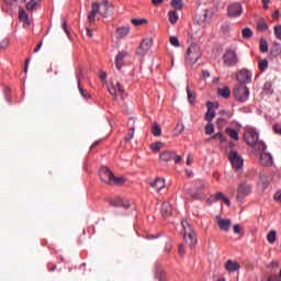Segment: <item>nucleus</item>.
I'll return each mask as SVG.
<instances>
[{
    "mask_svg": "<svg viewBox=\"0 0 281 281\" xmlns=\"http://www.w3.org/2000/svg\"><path fill=\"white\" fill-rule=\"evenodd\" d=\"M181 225L183 229L184 241L187 245H189V247H194V245H196V232H194V228L187 220H183Z\"/></svg>",
    "mask_w": 281,
    "mask_h": 281,
    "instance_id": "nucleus-3",
    "label": "nucleus"
},
{
    "mask_svg": "<svg viewBox=\"0 0 281 281\" xmlns=\"http://www.w3.org/2000/svg\"><path fill=\"white\" fill-rule=\"evenodd\" d=\"M170 44L173 46V47H179V38L175 37V36H171L170 37Z\"/></svg>",
    "mask_w": 281,
    "mask_h": 281,
    "instance_id": "nucleus-48",
    "label": "nucleus"
},
{
    "mask_svg": "<svg viewBox=\"0 0 281 281\" xmlns=\"http://www.w3.org/2000/svg\"><path fill=\"white\" fill-rule=\"evenodd\" d=\"M97 14H100V16L106 19V16L110 14H113V5H111L106 0L101 2H93L91 12L88 15L89 23H95Z\"/></svg>",
    "mask_w": 281,
    "mask_h": 281,
    "instance_id": "nucleus-1",
    "label": "nucleus"
},
{
    "mask_svg": "<svg viewBox=\"0 0 281 281\" xmlns=\"http://www.w3.org/2000/svg\"><path fill=\"white\" fill-rule=\"evenodd\" d=\"M100 179L103 183H106L108 186H113V177L114 175L112 171L109 170V168L103 167L100 170Z\"/></svg>",
    "mask_w": 281,
    "mask_h": 281,
    "instance_id": "nucleus-12",
    "label": "nucleus"
},
{
    "mask_svg": "<svg viewBox=\"0 0 281 281\" xmlns=\"http://www.w3.org/2000/svg\"><path fill=\"white\" fill-rule=\"evenodd\" d=\"M186 130L182 123H178L173 130L175 135H181V133Z\"/></svg>",
    "mask_w": 281,
    "mask_h": 281,
    "instance_id": "nucleus-37",
    "label": "nucleus"
},
{
    "mask_svg": "<svg viewBox=\"0 0 281 281\" xmlns=\"http://www.w3.org/2000/svg\"><path fill=\"white\" fill-rule=\"evenodd\" d=\"M19 19L20 21H27V12H25L24 10L20 11Z\"/></svg>",
    "mask_w": 281,
    "mask_h": 281,
    "instance_id": "nucleus-49",
    "label": "nucleus"
},
{
    "mask_svg": "<svg viewBox=\"0 0 281 281\" xmlns=\"http://www.w3.org/2000/svg\"><path fill=\"white\" fill-rule=\"evenodd\" d=\"M268 281H280V277L278 276H269Z\"/></svg>",
    "mask_w": 281,
    "mask_h": 281,
    "instance_id": "nucleus-55",
    "label": "nucleus"
},
{
    "mask_svg": "<svg viewBox=\"0 0 281 281\" xmlns=\"http://www.w3.org/2000/svg\"><path fill=\"white\" fill-rule=\"evenodd\" d=\"M148 23V20L146 19H132V24L136 27H139V25H146Z\"/></svg>",
    "mask_w": 281,
    "mask_h": 281,
    "instance_id": "nucleus-35",
    "label": "nucleus"
},
{
    "mask_svg": "<svg viewBox=\"0 0 281 281\" xmlns=\"http://www.w3.org/2000/svg\"><path fill=\"white\" fill-rule=\"evenodd\" d=\"M228 157L234 170H240L243 168L244 160L238 153L232 151Z\"/></svg>",
    "mask_w": 281,
    "mask_h": 281,
    "instance_id": "nucleus-11",
    "label": "nucleus"
},
{
    "mask_svg": "<svg viewBox=\"0 0 281 281\" xmlns=\"http://www.w3.org/2000/svg\"><path fill=\"white\" fill-rule=\"evenodd\" d=\"M43 47V42H41L35 48H34V54H37V52H41V48Z\"/></svg>",
    "mask_w": 281,
    "mask_h": 281,
    "instance_id": "nucleus-58",
    "label": "nucleus"
},
{
    "mask_svg": "<svg viewBox=\"0 0 281 281\" xmlns=\"http://www.w3.org/2000/svg\"><path fill=\"white\" fill-rule=\"evenodd\" d=\"M268 67H269V61H267V59H261L259 61V69L261 71H265V69H268Z\"/></svg>",
    "mask_w": 281,
    "mask_h": 281,
    "instance_id": "nucleus-42",
    "label": "nucleus"
},
{
    "mask_svg": "<svg viewBox=\"0 0 281 281\" xmlns=\"http://www.w3.org/2000/svg\"><path fill=\"white\" fill-rule=\"evenodd\" d=\"M257 29L261 32H266V30H269V25H267L265 21H259L257 24Z\"/></svg>",
    "mask_w": 281,
    "mask_h": 281,
    "instance_id": "nucleus-41",
    "label": "nucleus"
},
{
    "mask_svg": "<svg viewBox=\"0 0 281 281\" xmlns=\"http://www.w3.org/2000/svg\"><path fill=\"white\" fill-rule=\"evenodd\" d=\"M123 183H124L123 177L115 178V176H113L112 186H123Z\"/></svg>",
    "mask_w": 281,
    "mask_h": 281,
    "instance_id": "nucleus-38",
    "label": "nucleus"
},
{
    "mask_svg": "<svg viewBox=\"0 0 281 281\" xmlns=\"http://www.w3.org/2000/svg\"><path fill=\"white\" fill-rule=\"evenodd\" d=\"M205 133H206V135H212V133H214V124L209 123V124L205 126Z\"/></svg>",
    "mask_w": 281,
    "mask_h": 281,
    "instance_id": "nucleus-45",
    "label": "nucleus"
},
{
    "mask_svg": "<svg viewBox=\"0 0 281 281\" xmlns=\"http://www.w3.org/2000/svg\"><path fill=\"white\" fill-rule=\"evenodd\" d=\"M267 240L270 243V245H273L276 243V231H270L267 235Z\"/></svg>",
    "mask_w": 281,
    "mask_h": 281,
    "instance_id": "nucleus-36",
    "label": "nucleus"
},
{
    "mask_svg": "<svg viewBox=\"0 0 281 281\" xmlns=\"http://www.w3.org/2000/svg\"><path fill=\"white\" fill-rule=\"evenodd\" d=\"M259 179L265 188L269 186V177H267L265 173H260Z\"/></svg>",
    "mask_w": 281,
    "mask_h": 281,
    "instance_id": "nucleus-39",
    "label": "nucleus"
},
{
    "mask_svg": "<svg viewBox=\"0 0 281 281\" xmlns=\"http://www.w3.org/2000/svg\"><path fill=\"white\" fill-rule=\"evenodd\" d=\"M150 47H153V37H145L136 49L137 56H146Z\"/></svg>",
    "mask_w": 281,
    "mask_h": 281,
    "instance_id": "nucleus-9",
    "label": "nucleus"
},
{
    "mask_svg": "<svg viewBox=\"0 0 281 281\" xmlns=\"http://www.w3.org/2000/svg\"><path fill=\"white\" fill-rule=\"evenodd\" d=\"M86 34L89 38H93V31L91 29L87 27Z\"/></svg>",
    "mask_w": 281,
    "mask_h": 281,
    "instance_id": "nucleus-57",
    "label": "nucleus"
},
{
    "mask_svg": "<svg viewBox=\"0 0 281 281\" xmlns=\"http://www.w3.org/2000/svg\"><path fill=\"white\" fill-rule=\"evenodd\" d=\"M233 94L239 102H247L249 99V88L245 85H239L234 89Z\"/></svg>",
    "mask_w": 281,
    "mask_h": 281,
    "instance_id": "nucleus-7",
    "label": "nucleus"
},
{
    "mask_svg": "<svg viewBox=\"0 0 281 281\" xmlns=\"http://www.w3.org/2000/svg\"><path fill=\"white\" fill-rule=\"evenodd\" d=\"M10 45V42L8 40H2L0 42V49H5Z\"/></svg>",
    "mask_w": 281,
    "mask_h": 281,
    "instance_id": "nucleus-50",
    "label": "nucleus"
},
{
    "mask_svg": "<svg viewBox=\"0 0 281 281\" xmlns=\"http://www.w3.org/2000/svg\"><path fill=\"white\" fill-rule=\"evenodd\" d=\"M243 38H251L254 36V32L249 27H245L241 30Z\"/></svg>",
    "mask_w": 281,
    "mask_h": 281,
    "instance_id": "nucleus-33",
    "label": "nucleus"
},
{
    "mask_svg": "<svg viewBox=\"0 0 281 281\" xmlns=\"http://www.w3.org/2000/svg\"><path fill=\"white\" fill-rule=\"evenodd\" d=\"M224 267H225L227 272L236 273V271H238V269H240V263H238V261H233L232 259H228L225 262Z\"/></svg>",
    "mask_w": 281,
    "mask_h": 281,
    "instance_id": "nucleus-18",
    "label": "nucleus"
},
{
    "mask_svg": "<svg viewBox=\"0 0 281 281\" xmlns=\"http://www.w3.org/2000/svg\"><path fill=\"white\" fill-rule=\"evenodd\" d=\"M272 16H273V19H280V11H279V10H276V11L272 13Z\"/></svg>",
    "mask_w": 281,
    "mask_h": 281,
    "instance_id": "nucleus-62",
    "label": "nucleus"
},
{
    "mask_svg": "<svg viewBox=\"0 0 281 281\" xmlns=\"http://www.w3.org/2000/svg\"><path fill=\"white\" fill-rule=\"evenodd\" d=\"M100 80H102V82H104V80H106V72L101 71V74H100Z\"/></svg>",
    "mask_w": 281,
    "mask_h": 281,
    "instance_id": "nucleus-61",
    "label": "nucleus"
},
{
    "mask_svg": "<svg viewBox=\"0 0 281 281\" xmlns=\"http://www.w3.org/2000/svg\"><path fill=\"white\" fill-rule=\"evenodd\" d=\"M202 76H203V78H210V71L209 70H203Z\"/></svg>",
    "mask_w": 281,
    "mask_h": 281,
    "instance_id": "nucleus-64",
    "label": "nucleus"
},
{
    "mask_svg": "<svg viewBox=\"0 0 281 281\" xmlns=\"http://www.w3.org/2000/svg\"><path fill=\"white\" fill-rule=\"evenodd\" d=\"M228 16H240L243 14V5L236 2L228 5Z\"/></svg>",
    "mask_w": 281,
    "mask_h": 281,
    "instance_id": "nucleus-17",
    "label": "nucleus"
},
{
    "mask_svg": "<svg viewBox=\"0 0 281 281\" xmlns=\"http://www.w3.org/2000/svg\"><path fill=\"white\" fill-rule=\"evenodd\" d=\"M151 133L155 137H159L161 135V127L159 126V124L154 123L151 126Z\"/></svg>",
    "mask_w": 281,
    "mask_h": 281,
    "instance_id": "nucleus-30",
    "label": "nucleus"
},
{
    "mask_svg": "<svg viewBox=\"0 0 281 281\" xmlns=\"http://www.w3.org/2000/svg\"><path fill=\"white\" fill-rule=\"evenodd\" d=\"M259 162L263 168H269L273 166V156L270 153L263 151L259 156Z\"/></svg>",
    "mask_w": 281,
    "mask_h": 281,
    "instance_id": "nucleus-13",
    "label": "nucleus"
},
{
    "mask_svg": "<svg viewBox=\"0 0 281 281\" xmlns=\"http://www.w3.org/2000/svg\"><path fill=\"white\" fill-rule=\"evenodd\" d=\"M226 134L231 137V139H234V142H238L239 137L236 130L228 127L226 128Z\"/></svg>",
    "mask_w": 281,
    "mask_h": 281,
    "instance_id": "nucleus-28",
    "label": "nucleus"
},
{
    "mask_svg": "<svg viewBox=\"0 0 281 281\" xmlns=\"http://www.w3.org/2000/svg\"><path fill=\"white\" fill-rule=\"evenodd\" d=\"M128 32H131V27L128 26H122L116 29V36L117 38H124V36L128 35Z\"/></svg>",
    "mask_w": 281,
    "mask_h": 281,
    "instance_id": "nucleus-23",
    "label": "nucleus"
},
{
    "mask_svg": "<svg viewBox=\"0 0 281 281\" xmlns=\"http://www.w3.org/2000/svg\"><path fill=\"white\" fill-rule=\"evenodd\" d=\"M135 137V127H132L128 134L125 136V142H131Z\"/></svg>",
    "mask_w": 281,
    "mask_h": 281,
    "instance_id": "nucleus-43",
    "label": "nucleus"
},
{
    "mask_svg": "<svg viewBox=\"0 0 281 281\" xmlns=\"http://www.w3.org/2000/svg\"><path fill=\"white\" fill-rule=\"evenodd\" d=\"M258 137V133L254 130L247 131L244 134V139L248 146H251L255 150H267V145H265Z\"/></svg>",
    "mask_w": 281,
    "mask_h": 281,
    "instance_id": "nucleus-2",
    "label": "nucleus"
},
{
    "mask_svg": "<svg viewBox=\"0 0 281 281\" xmlns=\"http://www.w3.org/2000/svg\"><path fill=\"white\" fill-rule=\"evenodd\" d=\"M168 16L171 25H175V23L179 21V14H177V11H169Z\"/></svg>",
    "mask_w": 281,
    "mask_h": 281,
    "instance_id": "nucleus-29",
    "label": "nucleus"
},
{
    "mask_svg": "<svg viewBox=\"0 0 281 281\" xmlns=\"http://www.w3.org/2000/svg\"><path fill=\"white\" fill-rule=\"evenodd\" d=\"M192 161H194V158L192 157V154H189L187 157V166H192Z\"/></svg>",
    "mask_w": 281,
    "mask_h": 281,
    "instance_id": "nucleus-52",
    "label": "nucleus"
},
{
    "mask_svg": "<svg viewBox=\"0 0 281 281\" xmlns=\"http://www.w3.org/2000/svg\"><path fill=\"white\" fill-rule=\"evenodd\" d=\"M109 203L110 205H112V207H124L125 210H128V207H131V204L124 201L121 196L110 199Z\"/></svg>",
    "mask_w": 281,
    "mask_h": 281,
    "instance_id": "nucleus-16",
    "label": "nucleus"
},
{
    "mask_svg": "<svg viewBox=\"0 0 281 281\" xmlns=\"http://www.w3.org/2000/svg\"><path fill=\"white\" fill-rule=\"evenodd\" d=\"M274 201H279V203H281V192H277L274 194Z\"/></svg>",
    "mask_w": 281,
    "mask_h": 281,
    "instance_id": "nucleus-59",
    "label": "nucleus"
},
{
    "mask_svg": "<svg viewBox=\"0 0 281 281\" xmlns=\"http://www.w3.org/2000/svg\"><path fill=\"white\" fill-rule=\"evenodd\" d=\"M206 108H207V112L205 114V120L206 122H212V120H214V117H216V112H214V103L212 102H207L206 103Z\"/></svg>",
    "mask_w": 281,
    "mask_h": 281,
    "instance_id": "nucleus-21",
    "label": "nucleus"
},
{
    "mask_svg": "<svg viewBox=\"0 0 281 281\" xmlns=\"http://www.w3.org/2000/svg\"><path fill=\"white\" fill-rule=\"evenodd\" d=\"M150 150H153V153H159V150H161V148H164V143L158 142V143H154L149 146Z\"/></svg>",
    "mask_w": 281,
    "mask_h": 281,
    "instance_id": "nucleus-31",
    "label": "nucleus"
},
{
    "mask_svg": "<svg viewBox=\"0 0 281 281\" xmlns=\"http://www.w3.org/2000/svg\"><path fill=\"white\" fill-rule=\"evenodd\" d=\"M108 91L114 100H117V95L124 100V86L120 85V82H110Z\"/></svg>",
    "mask_w": 281,
    "mask_h": 281,
    "instance_id": "nucleus-6",
    "label": "nucleus"
},
{
    "mask_svg": "<svg viewBox=\"0 0 281 281\" xmlns=\"http://www.w3.org/2000/svg\"><path fill=\"white\" fill-rule=\"evenodd\" d=\"M273 131L276 135H281V125H273Z\"/></svg>",
    "mask_w": 281,
    "mask_h": 281,
    "instance_id": "nucleus-51",
    "label": "nucleus"
},
{
    "mask_svg": "<svg viewBox=\"0 0 281 281\" xmlns=\"http://www.w3.org/2000/svg\"><path fill=\"white\" fill-rule=\"evenodd\" d=\"M187 95H188V101L190 102V104H192L196 97H194V92L191 91L190 88H187Z\"/></svg>",
    "mask_w": 281,
    "mask_h": 281,
    "instance_id": "nucleus-40",
    "label": "nucleus"
},
{
    "mask_svg": "<svg viewBox=\"0 0 281 281\" xmlns=\"http://www.w3.org/2000/svg\"><path fill=\"white\" fill-rule=\"evenodd\" d=\"M80 80H82V69L81 68H79V70H78L77 83H78V89H79L80 95H82V98H87V94L85 93V89H82V87H80Z\"/></svg>",
    "mask_w": 281,
    "mask_h": 281,
    "instance_id": "nucleus-25",
    "label": "nucleus"
},
{
    "mask_svg": "<svg viewBox=\"0 0 281 281\" xmlns=\"http://www.w3.org/2000/svg\"><path fill=\"white\" fill-rule=\"evenodd\" d=\"M225 199V194L223 192H218L213 196V201H223Z\"/></svg>",
    "mask_w": 281,
    "mask_h": 281,
    "instance_id": "nucleus-47",
    "label": "nucleus"
},
{
    "mask_svg": "<svg viewBox=\"0 0 281 281\" xmlns=\"http://www.w3.org/2000/svg\"><path fill=\"white\" fill-rule=\"evenodd\" d=\"M41 3V0H31L27 4H26V10L29 12H34V10H36L38 8V4Z\"/></svg>",
    "mask_w": 281,
    "mask_h": 281,
    "instance_id": "nucleus-26",
    "label": "nucleus"
},
{
    "mask_svg": "<svg viewBox=\"0 0 281 281\" xmlns=\"http://www.w3.org/2000/svg\"><path fill=\"white\" fill-rule=\"evenodd\" d=\"M269 3H271V0H262L263 10H269Z\"/></svg>",
    "mask_w": 281,
    "mask_h": 281,
    "instance_id": "nucleus-54",
    "label": "nucleus"
},
{
    "mask_svg": "<svg viewBox=\"0 0 281 281\" xmlns=\"http://www.w3.org/2000/svg\"><path fill=\"white\" fill-rule=\"evenodd\" d=\"M259 49L262 54H267V52H269V44H267L266 40H260Z\"/></svg>",
    "mask_w": 281,
    "mask_h": 281,
    "instance_id": "nucleus-32",
    "label": "nucleus"
},
{
    "mask_svg": "<svg viewBox=\"0 0 281 281\" xmlns=\"http://www.w3.org/2000/svg\"><path fill=\"white\" fill-rule=\"evenodd\" d=\"M125 56H127L126 52H121L116 55L115 57V65H116V69H122V60H124Z\"/></svg>",
    "mask_w": 281,
    "mask_h": 281,
    "instance_id": "nucleus-24",
    "label": "nucleus"
},
{
    "mask_svg": "<svg viewBox=\"0 0 281 281\" xmlns=\"http://www.w3.org/2000/svg\"><path fill=\"white\" fill-rule=\"evenodd\" d=\"M268 267H272L273 269H278L279 265L277 261H272Z\"/></svg>",
    "mask_w": 281,
    "mask_h": 281,
    "instance_id": "nucleus-63",
    "label": "nucleus"
},
{
    "mask_svg": "<svg viewBox=\"0 0 281 281\" xmlns=\"http://www.w3.org/2000/svg\"><path fill=\"white\" fill-rule=\"evenodd\" d=\"M249 194H251V186L250 184H248L246 182H241L240 184H238L237 195H236L237 201H245V198L249 196Z\"/></svg>",
    "mask_w": 281,
    "mask_h": 281,
    "instance_id": "nucleus-8",
    "label": "nucleus"
},
{
    "mask_svg": "<svg viewBox=\"0 0 281 281\" xmlns=\"http://www.w3.org/2000/svg\"><path fill=\"white\" fill-rule=\"evenodd\" d=\"M217 218V225L221 232H229V227H232V220H224L221 217Z\"/></svg>",
    "mask_w": 281,
    "mask_h": 281,
    "instance_id": "nucleus-19",
    "label": "nucleus"
},
{
    "mask_svg": "<svg viewBox=\"0 0 281 281\" xmlns=\"http://www.w3.org/2000/svg\"><path fill=\"white\" fill-rule=\"evenodd\" d=\"M171 7H173L175 10H182L183 0H171Z\"/></svg>",
    "mask_w": 281,
    "mask_h": 281,
    "instance_id": "nucleus-34",
    "label": "nucleus"
},
{
    "mask_svg": "<svg viewBox=\"0 0 281 281\" xmlns=\"http://www.w3.org/2000/svg\"><path fill=\"white\" fill-rule=\"evenodd\" d=\"M233 232H234V234H240V225L235 224V225L233 226Z\"/></svg>",
    "mask_w": 281,
    "mask_h": 281,
    "instance_id": "nucleus-53",
    "label": "nucleus"
},
{
    "mask_svg": "<svg viewBox=\"0 0 281 281\" xmlns=\"http://www.w3.org/2000/svg\"><path fill=\"white\" fill-rule=\"evenodd\" d=\"M223 63L225 67H236L238 65V54L233 49H226L223 55Z\"/></svg>",
    "mask_w": 281,
    "mask_h": 281,
    "instance_id": "nucleus-5",
    "label": "nucleus"
},
{
    "mask_svg": "<svg viewBox=\"0 0 281 281\" xmlns=\"http://www.w3.org/2000/svg\"><path fill=\"white\" fill-rule=\"evenodd\" d=\"M213 139H220L221 144L227 142V138L222 134V133H217L213 136Z\"/></svg>",
    "mask_w": 281,
    "mask_h": 281,
    "instance_id": "nucleus-44",
    "label": "nucleus"
},
{
    "mask_svg": "<svg viewBox=\"0 0 281 281\" xmlns=\"http://www.w3.org/2000/svg\"><path fill=\"white\" fill-rule=\"evenodd\" d=\"M237 80L240 85H247L251 82V71L241 69L237 72Z\"/></svg>",
    "mask_w": 281,
    "mask_h": 281,
    "instance_id": "nucleus-14",
    "label": "nucleus"
},
{
    "mask_svg": "<svg viewBox=\"0 0 281 281\" xmlns=\"http://www.w3.org/2000/svg\"><path fill=\"white\" fill-rule=\"evenodd\" d=\"M160 214L162 218H169L172 215V205L168 202H164L160 209Z\"/></svg>",
    "mask_w": 281,
    "mask_h": 281,
    "instance_id": "nucleus-20",
    "label": "nucleus"
},
{
    "mask_svg": "<svg viewBox=\"0 0 281 281\" xmlns=\"http://www.w3.org/2000/svg\"><path fill=\"white\" fill-rule=\"evenodd\" d=\"M153 5H161L164 3V0H151Z\"/></svg>",
    "mask_w": 281,
    "mask_h": 281,
    "instance_id": "nucleus-60",
    "label": "nucleus"
},
{
    "mask_svg": "<svg viewBox=\"0 0 281 281\" xmlns=\"http://www.w3.org/2000/svg\"><path fill=\"white\" fill-rule=\"evenodd\" d=\"M274 36L281 41V25L274 26Z\"/></svg>",
    "mask_w": 281,
    "mask_h": 281,
    "instance_id": "nucleus-46",
    "label": "nucleus"
},
{
    "mask_svg": "<svg viewBox=\"0 0 281 281\" xmlns=\"http://www.w3.org/2000/svg\"><path fill=\"white\" fill-rule=\"evenodd\" d=\"M217 93L218 95H221V98H229L232 91L229 90L228 87H224V88H218Z\"/></svg>",
    "mask_w": 281,
    "mask_h": 281,
    "instance_id": "nucleus-27",
    "label": "nucleus"
},
{
    "mask_svg": "<svg viewBox=\"0 0 281 281\" xmlns=\"http://www.w3.org/2000/svg\"><path fill=\"white\" fill-rule=\"evenodd\" d=\"M199 58H201V47L196 44H191L187 49L186 63L192 67L199 63Z\"/></svg>",
    "mask_w": 281,
    "mask_h": 281,
    "instance_id": "nucleus-4",
    "label": "nucleus"
},
{
    "mask_svg": "<svg viewBox=\"0 0 281 281\" xmlns=\"http://www.w3.org/2000/svg\"><path fill=\"white\" fill-rule=\"evenodd\" d=\"M207 21V10L202 11L201 13L195 14V22L198 25H203Z\"/></svg>",
    "mask_w": 281,
    "mask_h": 281,
    "instance_id": "nucleus-22",
    "label": "nucleus"
},
{
    "mask_svg": "<svg viewBox=\"0 0 281 281\" xmlns=\"http://www.w3.org/2000/svg\"><path fill=\"white\" fill-rule=\"evenodd\" d=\"M182 157L178 156L175 151H162L160 154V161L168 164V161H175V164H181Z\"/></svg>",
    "mask_w": 281,
    "mask_h": 281,
    "instance_id": "nucleus-10",
    "label": "nucleus"
},
{
    "mask_svg": "<svg viewBox=\"0 0 281 281\" xmlns=\"http://www.w3.org/2000/svg\"><path fill=\"white\" fill-rule=\"evenodd\" d=\"M149 186L155 192H161V190L166 188V179L156 178L155 180L149 181Z\"/></svg>",
    "mask_w": 281,
    "mask_h": 281,
    "instance_id": "nucleus-15",
    "label": "nucleus"
},
{
    "mask_svg": "<svg viewBox=\"0 0 281 281\" xmlns=\"http://www.w3.org/2000/svg\"><path fill=\"white\" fill-rule=\"evenodd\" d=\"M18 0H3V2L5 3V5H14V3H16Z\"/></svg>",
    "mask_w": 281,
    "mask_h": 281,
    "instance_id": "nucleus-56",
    "label": "nucleus"
}]
</instances>
